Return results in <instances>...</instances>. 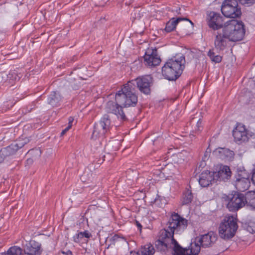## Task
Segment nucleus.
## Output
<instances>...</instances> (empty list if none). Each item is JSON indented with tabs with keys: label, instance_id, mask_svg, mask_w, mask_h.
Wrapping results in <instances>:
<instances>
[{
	"label": "nucleus",
	"instance_id": "30",
	"mask_svg": "<svg viewBox=\"0 0 255 255\" xmlns=\"http://www.w3.org/2000/svg\"><path fill=\"white\" fill-rule=\"evenodd\" d=\"M241 2L243 4H247L250 6L255 3V0H241Z\"/></svg>",
	"mask_w": 255,
	"mask_h": 255
},
{
	"label": "nucleus",
	"instance_id": "32",
	"mask_svg": "<svg viewBox=\"0 0 255 255\" xmlns=\"http://www.w3.org/2000/svg\"><path fill=\"white\" fill-rule=\"evenodd\" d=\"M222 60V57L219 55H217L214 59L212 60V61L215 62V63H220L221 62Z\"/></svg>",
	"mask_w": 255,
	"mask_h": 255
},
{
	"label": "nucleus",
	"instance_id": "16",
	"mask_svg": "<svg viewBox=\"0 0 255 255\" xmlns=\"http://www.w3.org/2000/svg\"><path fill=\"white\" fill-rule=\"evenodd\" d=\"M207 21L209 27L214 30L218 29L223 26L222 16L214 11H211L208 14Z\"/></svg>",
	"mask_w": 255,
	"mask_h": 255
},
{
	"label": "nucleus",
	"instance_id": "21",
	"mask_svg": "<svg viewBox=\"0 0 255 255\" xmlns=\"http://www.w3.org/2000/svg\"><path fill=\"white\" fill-rule=\"evenodd\" d=\"M215 152L217 156L222 159L232 161L234 158V152L227 148L219 147L216 149Z\"/></svg>",
	"mask_w": 255,
	"mask_h": 255
},
{
	"label": "nucleus",
	"instance_id": "14",
	"mask_svg": "<svg viewBox=\"0 0 255 255\" xmlns=\"http://www.w3.org/2000/svg\"><path fill=\"white\" fill-rule=\"evenodd\" d=\"M25 255H41L43 252L41 244L34 240H30L23 246Z\"/></svg>",
	"mask_w": 255,
	"mask_h": 255
},
{
	"label": "nucleus",
	"instance_id": "35",
	"mask_svg": "<svg viewBox=\"0 0 255 255\" xmlns=\"http://www.w3.org/2000/svg\"><path fill=\"white\" fill-rule=\"evenodd\" d=\"M252 180L253 183L255 185V168L253 171Z\"/></svg>",
	"mask_w": 255,
	"mask_h": 255
},
{
	"label": "nucleus",
	"instance_id": "41",
	"mask_svg": "<svg viewBox=\"0 0 255 255\" xmlns=\"http://www.w3.org/2000/svg\"><path fill=\"white\" fill-rule=\"evenodd\" d=\"M31 160L30 159H27V161H30Z\"/></svg>",
	"mask_w": 255,
	"mask_h": 255
},
{
	"label": "nucleus",
	"instance_id": "31",
	"mask_svg": "<svg viewBox=\"0 0 255 255\" xmlns=\"http://www.w3.org/2000/svg\"><path fill=\"white\" fill-rule=\"evenodd\" d=\"M208 56L210 57L211 60L212 61L214 57L216 56L215 55V52L213 51V50H210L209 52H208Z\"/></svg>",
	"mask_w": 255,
	"mask_h": 255
},
{
	"label": "nucleus",
	"instance_id": "3",
	"mask_svg": "<svg viewBox=\"0 0 255 255\" xmlns=\"http://www.w3.org/2000/svg\"><path fill=\"white\" fill-rule=\"evenodd\" d=\"M174 232L168 228V225L160 230L158 235V239L155 242V245L157 251L167 253L174 251V255L176 253V246L179 244L174 238Z\"/></svg>",
	"mask_w": 255,
	"mask_h": 255
},
{
	"label": "nucleus",
	"instance_id": "37",
	"mask_svg": "<svg viewBox=\"0 0 255 255\" xmlns=\"http://www.w3.org/2000/svg\"><path fill=\"white\" fill-rule=\"evenodd\" d=\"M202 120L199 119L197 122V126L198 127L199 130H200V127L202 125Z\"/></svg>",
	"mask_w": 255,
	"mask_h": 255
},
{
	"label": "nucleus",
	"instance_id": "20",
	"mask_svg": "<svg viewBox=\"0 0 255 255\" xmlns=\"http://www.w3.org/2000/svg\"><path fill=\"white\" fill-rule=\"evenodd\" d=\"M63 96L58 91H52L48 96L47 103L52 107L60 106L63 100Z\"/></svg>",
	"mask_w": 255,
	"mask_h": 255
},
{
	"label": "nucleus",
	"instance_id": "13",
	"mask_svg": "<svg viewBox=\"0 0 255 255\" xmlns=\"http://www.w3.org/2000/svg\"><path fill=\"white\" fill-rule=\"evenodd\" d=\"M201 246L196 241L192 242L188 248H183L180 245L176 246V253L175 255H198Z\"/></svg>",
	"mask_w": 255,
	"mask_h": 255
},
{
	"label": "nucleus",
	"instance_id": "8",
	"mask_svg": "<svg viewBox=\"0 0 255 255\" xmlns=\"http://www.w3.org/2000/svg\"><path fill=\"white\" fill-rule=\"evenodd\" d=\"M234 141L238 144L247 143L254 135L242 123H237L232 131Z\"/></svg>",
	"mask_w": 255,
	"mask_h": 255
},
{
	"label": "nucleus",
	"instance_id": "2",
	"mask_svg": "<svg viewBox=\"0 0 255 255\" xmlns=\"http://www.w3.org/2000/svg\"><path fill=\"white\" fill-rule=\"evenodd\" d=\"M185 59L182 54H177L168 59L162 68V74L169 81L178 79L185 68Z\"/></svg>",
	"mask_w": 255,
	"mask_h": 255
},
{
	"label": "nucleus",
	"instance_id": "38",
	"mask_svg": "<svg viewBox=\"0 0 255 255\" xmlns=\"http://www.w3.org/2000/svg\"><path fill=\"white\" fill-rule=\"evenodd\" d=\"M182 20L188 21L192 26L194 25L193 22L187 18H182Z\"/></svg>",
	"mask_w": 255,
	"mask_h": 255
},
{
	"label": "nucleus",
	"instance_id": "27",
	"mask_svg": "<svg viewBox=\"0 0 255 255\" xmlns=\"http://www.w3.org/2000/svg\"><path fill=\"white\" fill-rule=\"evenodd\" d=\"M245 199L246 204L253 209H255V191L248 192L245 195Z\"/></svg>",
	"mask_w": 255,
	"mask_h": 255
},
{
	"label": "nucleus",
	"instance_id": "4",
	"mask_svg": "<svg viewBox=\"0 0 255 255\" xmlns=\"http://www.w3.org/2000/svg\"><path fill=\"white\" fill-rule=\"evenodd\" d=\"M225 34L231 41L241 40L245 34V25L242 21L232 19L227 22L223 28Z\"/></svg>",
	"mask_w": 255,
	"mask_h": 255
},
{
	"label": "nucleus",
	"instance_id": "26",
	"mask_svg": "<svg viewBox=\"0 0 255 255\" xmlns=\"http://www.w3.org/2000/svg\"><path fill=\"white\" fill-rule=\"evenodd\" d=\"M193 194L190 190L187 189L183 192L181 199L182 205H188L191 203L193 200Z\"/></svg>",
	"mask_w": 255,
	"mask_h": 255
},
{
	"label": "nucleus",
	"instance_id": "7",
	"mask_svg": "<svg viewBox=\"0 0 255 255\" xmlns=\"http://www.w3.org/2000/svg\"><path fill=\"white\" fill-rule=\"evenodd\" d=\"M111 121L110 116L105 114L99 123L95 124L91 138L96 140L98 138L103 137L110 131Z\"/></svg>",
	"mask_w": 255,
	"mask_h": 255
},
{
	"label": "nucleus",
	"instance_id": "10",
	"mask_svg": "<svg viewBox=\"0 0 255 255\" xmlns=\"http://www.w3.org/2000/svg\"><path fill=\"white\" fill-rule=\"evenodd\" d=\"M221 11L227 17L236 18L242 14L237 0H225L222 5Z\"/></svg>",
	"mask_w": 255,
	"mask_h": 255
},
{
	"label": "nucleus",
	"instance_id": "9",
	"mask_svg": "<svg viewBox=\"0 0 255 255\" xmlns=\"http://www.w3.org/2000/svg\"><path fill=\"white\" fill-rule=\"evenodd\" d=\"M167 225L169 229L180 234L186 229L188 226V220L178 213L173 212L171 214Z\"/></svg>",
	"mask_w": 255,
	"mask_h": 255
},
{
	"label": "nucleus",
	"instance_id": "36",
	"mask_svg": "<svg viewBox=\"0 0 255 255\" xmlns=\"http://www.w3.org/2000/svg\"><path fill=\"white\" fill-rule=\"evenodd\" d=\"M74 121V118L72 117H70L68 119L69 125H71Z\"/></svg>",
	"mask_w": 255,
	"mask_h": 255
},
{
	"label": "nucleus",
	"instance_id": "39",
	"mask_svg": "<svg viewBox=\"0 0 255 255\" xmlns=\"http://www.w3.org/2000/svg\"><path fill=\"white\" fill-rule=\"evenodd\" d=\"M136 225H137V226L139 230H141L142 226H141V224H140L139 222H137V221H136Z\"/></svg>",
	"mask_w": 255,
	"mask_h": 255
},
{
	"label": "nucleus",
	"instance_id": "22",
	"mask_svg": "<svg viewBox=\"0 0 255 255\" xmlns=\"http://www.w3.org/2000/svg\"><path fill=\"white\" fill-rule=\"evenodd\" d=\"M215 176L217 177L218 179L226 181L231 177L232 172L229 166L224 165L221 167L218 172H214Z\"/></svg>",
	"mask_w": 255,
	"mask_h": 255
},
{
	"label": "nucleus",
	"instance_id": "19",
	"mask_svg": "<svg viewBox=\"0 0 255 255\" xmlns=\"http://www.w3.org/2000/svg\"><path fill=\"white\" fill-rule=\"evenodd\" d=\"M146 52L144 56V62L145 65L150 67H155L160 64L161 59L156 53V50H152L151 53Z\"/></svg>",
	"mask_w": 255,
	"mask_h": 255
},
{
	"label": "nucleus",
	"instance_id": "40",
	"mask_svg": "<svg viewBox=\"0 0 255 255\" xmlns=\"http://www.w3.org/2000/svg\"><path fill=\"white\" fill-rule=\"evenodd\" d=\"M117 237H118V236L116 235H115V236H114V237H113V238H114V239H116V238H117Z\"/></svg>",
	"mask_w": 255,
	"mask_h": 255
},
{
	"label": "nucleus",
	"instance_id": "15",
	"mask_svg": "<svg viewBox=\"0 0 255 255\" xmlns=\"http://www.w3.org/2000/svg\"><path fill=\"white\" fill-rule=\"evenodd\" d=\"M217 240V235L213 232H209L207 234L201 235L197 237L195 240L200 243L202 248H209L212 247Z\"/></svg>",
	"mask_w": 255,
	"mask_h": 255
},
{
	"label": "nucleus",
	"instance_id": "5",
	"mask_svg": "<svg viewBox=\"0 0 255 255\" xmlns=\"http://www.w3.org/2000/svg\"><path fill=\"white\" fill-rule=\"evenodd\" d=\"M238 228L237 219L233 216H226L220 225L219 235L225 240L231 239L235 236Z\"/></svg>",
	"mask_w": 255,
	"mask_h": 255
},
{
	"label": "nucleus",
	"instance_id": "11",
	"mask_svg": "<svg viewBox=\"0 0 255 255\" xmlns=\"http://www.w3.org/2000/svg\"><path fill=\"white\" fill-rule=\"evenodd\" d=\"M128 83H131L133 86L139 90V91L145 94L149 95L151 92V87L152 85V78L150 75L139 76L128 81Z\"/></svg>",
	"mask_w": 255,
	"mask_h": 255
},
{
	"label": "nucleus",
	"instance_id": "17",
	"mask_svg": "<svg viewBox=\"0 0 255 255\" xmlns=\"http://www.w3.org/2000/svg\"><path fill=\"white\" fill-rule=\"evenodd\" d=\"M229 41H230L225 34L223 29L221 31L217 32L214 40L216 49L219 52L223 51L226 48Z\"/></svg>",
	"mask_w": 255,
	"mask_h": 255
},
{
	"label": "nucleus",
	"instance_id": "18",
	"mask_svg": "<svg viewBox=\"0 0 255 255\" xmlns=\"http://www.w3.org/2000/svg\"><path fill=\"white\" fill-rule=\"evenodd\" d=\"M215 180L214 172L206 170L200 174L199 183L202 187H207L211 185Z\"/></svg>",
	"mask_w": 255,
	"mask_h": 255
},
{
	"label": "nucleus",
	"instance_id": "1",
	"mask_svg": "<svg viewBox=\"0 0 255 255\" xmlns=\"http://www.w3.org/2000/svg\"><path fill=\"white\" fill-rule=\"evenodd\" d=\"M138 101L136 89L131 83H127L115 95V102L110 101L107 103V113L113 114L121 121H126L127 118L123 111L124 108L135 107Z\"/></svg>",
	"mask_w": 255,
	"mask_h": 255
},
{
	"label": "nucleus",
	"instance_id": "25",
	"mask_svg": "<svg viewBox=\"0 0 255 255\" xmlns=\"http://www.w3.org/2000/svg\"><path fill=\"white\" fill-rule=\"evenodd\" d=\"M181 21H182V17L172 18L166 23L165 31L167 32L173 31L175 29L177 24Z\"/></svg>",
	"mask_w": 255,
	"mask_h": 255
},
{
	"label": "nucleus",
	"instance_id": "34",
	"mask_svg": "<svg viewBox=\"0 0 255 255\" xmlns=\"http://www.w3.org/2000/svg\"><path fill=\"white\" fill-rule=\"evenodd\" d=\"M71 128V125H68V126L66 128L64 129H63L61 132V135H64L70 128Z\"/></svg>",
	"mask_w": 255,
	"mask_h": 255
},
{
	"label": "nucleus",
	"instance_id": "33",
	"mask_svg": "<svg viewBox=\"0 0 255 255\" xmlns=\"http://www.w3.org/2000/svg\"><path fill=\"white\" fill-rule=\"evenodd\" d=\"M58 255H73L72 252L68 250L66 252L61 251L58 253Z\"/></svg>",
	"mask_w": 255,
	"mask_h": 255
},
{
	"label": "nucleus",
	"instance_id": "29",
	"mask_svg": "<svg viewBox=\"0 0 255 255\" xmlns=\"http://www.w3.org/2000/svg\"><path fill=\"white\" fill-rule=\"evenodd\" d=\"M23 250L20 247L14 246L9 248L6 252L0 254V255H24Z\"/></svg>",
	"mask_w": 255,
	"mask_h": 255
},
{
	"label": "nucleus",
	"instance_id": "6",
	"mask_svg": "<svg viewBox=\"0 0 255 255\" xmlns=\"http://www.w3.org/2000/svg\"><path fill=\"white\" fill-rule=\"evenodd\" d=\"M227 202V208L230 211L235 212L246 205L245 195L236 191H233L223 197Z\"/></svg>",
	"mask_w": 255,
	"mask_h": 255
},
{
	"label": "nucleus",
	"instance_id": "28",
	"mask_svg": "<svg viewBox=\"0 0 255 255\" xmlns=\"http://www.w3.org/2000/svg\"><path fill=\"white\" fill-rule=\"evenodd\" d=\"M243 227L251 234L255 233V218L249 219L243 223Z\"/></svg>",
	"mask_w": 255,
	"mask_h": 255
},
{
	"label": "nucleus",
	"instance_id": "23",
	"mask_svg": "<svg viewBox=\"0 0 255 255\" xmlns=\"http://www.w3.org/2000/svg\"><path fill=\"white\" fill-rule=\"evenodd\" d=\"M91 237V234L87 230L84 232H78V233L73 237V241L75 243L78 244L83 243L85 242H88V240H85L84 238L89 239Z\"/></svg>",
	"mask_w": 255,
	"mask_h": 255
},
{
	"label": "nucleus",
	"instance_id": "24",
	"mask_svg": "<svg viewBox=\"0 0 255 255\" xmlns=\"http://www.w3.org/2000/svg\"><path fill=\"white\" fill-rule=\"evenodd\" d=\"M155 249L151 244H147L141 247L138 252H131L130 255H153Z\"/></svg>",
	"mask_w": 255,
	"mask_h": 255
},
{
	"label": "nucleus",
	"instance_id": "12",
	"mask_svg": "<svg viewBox=\"0 0 255 255\" xmlns=\"http://www.w3.org/2000/svg\"><path fill=\"white\" fill-rule=\"evenodd\" d=\"M245 171H238V173L235 176L234 185L237 190L240 192H244L248 190L250 186V181L249 178L246 177L244 174Z\"/></svg>",
	"mask_w": 255,
	"mask_h": 255
}]
</instances>
